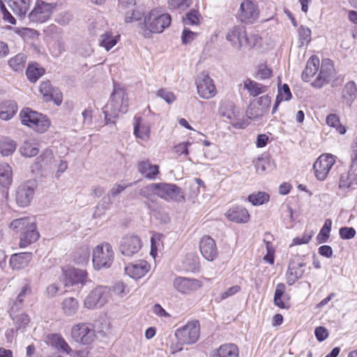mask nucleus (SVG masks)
I'll use <instances>...</instances> for the list:
<instances>
[{"instance_id": "nucleus-17", "label": "nucleus", "mask_w": 357, "mask_h": 357, "mask_svg": "<svg viewBox=\"0 0 357 357\" xmlns=\"http://www.w3.org/2000/svg\"><path fill=\"white\" fill-rule=\"evenodd\" d=\"M259 15V9L252 1L245 0L241 3L238 17L242 22L252 24L258 19Z\"/></svg>"}, {"instance_id": "nucleus-51", "label": "nucleus", "mask_w": 357, "mask_h": 357, "mask_svg": "<svg viewBox=\"0 0 357 357\" xmlns=\"http://www.w3.org/2000/svg\"><path fill=\"white\" fill-rule=\"evenodd\" d=\"M326 121L327 125L335 128L340 135L345 134L347 130L345 127L340 123L339 117L336 114H331L328 115Z\"/></svg>"}, {"instance_id": "nucleus-61", "label": "nucleus", "mask_w": 357, "mask_h": 357, "mask_svg": "<svg viewBox=\"0 0 357 357\" xmlns=\"http://www.w3.org/2000/svg\"><path fill=\"white\" fill-rule=\"evenodd\" d=\"M339 234L342 239H351L356 235V230L353 227H344L339 230Z\"/></svg>"}, {"instance_id": "nucleus-45", "label": "nucleus", "mask_w": 357, "mask_h": 357, "mask_svg": "<svg viewBox=\"0 0 357 357\" xmlns=\"http://www.w3.org/2000/svg\"><path fill=\"white\" fill-rule=\"evenodd\" d=\"M274 303L282 309H289L291 306V297L287 291H275Z\"/></svg>"}, {"instance_id": "nucleus-13", "label": "nucleus", "mask_w": 357, "mask_h": 357, "mask_svg": "<svg viewBox=\"0 0 357 357\" xmlns=\"http://www.w3.org/2000/svg\"><path fill=\"white\" fill-rule=\"evenodd\" d=\"M36 184L33 181H28L19 185L15 195L17 204L22 207L29 206L33 199Z\"/></svg>"}, {"instance_id": "nucleus-4", "label": "nucleus", "mask_w": 357, "mask_h": 357, "mask_svg": "<svg viewBox=\"0 0 357 357\" xmlns=\"http://www.w3.org/2000/svg\"><path fill=\"white\" fill-rule=\"evenodd\" d=\"M20 117L23 125L29 126L38 132H44L50 125L49 119L45 116L29 107L20 112Z\"/></svg>"}, {"instance_id": "nucleus-39", "label": "nucleus", "mask_w": 357, "mask_h": 357, "mask_svg": "<svg viewBox=\"0 0 357 357\" xmlns=\"http://www.w3.org/2000/svg\"><path fill=\"white\" fill-rule=\"evenodd\" d=\"M50 344L56 349L66 354L72 351L71 348L66 341L59 334H52L48 337Z\"/></svg>"}, {"instance_id": "nucleus-37", "label": "nucleus", "mask_w": 357, "mask_h": 357, "mask_svg": "<svg viewBox=\"0 0 357 357\" xmlns=\"http://www.w3.org/2000/svg\"><path fill=\"white\" fill-rule=\"evenodd\" d=\"M320 61L317 56H312L307 62L305 70L302 73V79L305 82H309L319 70Z\"/></svg>"}, {"instance_id": "nucleus-14", "label": "nucleus", "mask_w": 357, "mask_h": 357, "mask_svg": "<svg viewBox=\"0 0 357 357\" xmlns=\"http://www.w3.org/2000/svg\"><path fill=\"white\" fill-rule=\"evenodd\" d=\"M335 73L333 61L329 59H323L320 71L316 79L312 83V86L320 89L328 83Z\"/></svg>"}, {"instance_id": "nucleus-60", "label": "nucleus", "mask_w": 357, "mask_h": 357, "mask_svg": "<svg viewBox=\"0 0 357 357\" xmlns=\"http://www.w3.org/2000/svg\"><path fill=\"white\" fill-rule=\"evenodd\" d=\"M157 96L162 98L168 104L172 103L176 99L174 94L166 89L159 90L157 93Z\"/></svg>"}, {"instance_id": "nucleus-15", "label": "nucleus", "mask_w": 357, "mask_h": 357, "mask_svg": "<svg viewBox=\"0 0 357 357\" xmlns=\"http://www.w3.org/2000/svg\"><path fill=\"white\" fill-rule=\"evenodd\" d=\"M26 291H21L15 301H14L10 310V315L12 317L17 329L24 328L29 323V318L25 314H15V313L21 308L24 298L26 296Z\"/></svg>"}, {"instance_id": "nucleus-19", "label": "nucleus", "mask_w": 357, "mask_h": 357, "mask_svg": "<svg viewBox=\"0 0 357 357\" xmlns=\"http://www.w3.org/2000/svg\"><path fill=\"white\" fill-rule=\"evenodd\" d=\"M221 114L230 121L231 124L236 128H244L248 123L240 118L239 111L232 103H228L220 108Z\"/></svg>"}, {"instance_id": "nucleus-53", "label": "nucleus", "mask_w": 357, "mask_h": 357, "mask_svg": "<svg viewBox=\"0 0 357 357\" xmlns=\"http://www.w3.org/2000/svg\"><path fill=\"white\" fill-rule=\"evenodd\" d=\"M53 153L51 150L46 149L36 160V165L38 169L42 168L43 166L49 165L52 163L53 159Z\"/></svg>"}, {"instance_id": "nucleus-58", "label": "nucleus", "mask_w": 357, "mask_h": 357, "mask_svg": "<svg viewBox=\"0 0 357 357\" xmlns=\"http://www.w3.org/2000/svg\"><path fill=\"white\" fill-rule=\"evenodd\" d=\"M72 15L66 11H63L55 16L54 21L58 24L65 26L72 20Z\"/></svg>"}, {"instance_id": "nucleus-55", "label": "nucleus", "mask_w": 357, "mask_h": 357, "mask_svg": "<svg viewBox=\"0 0 357 357\" xmlns=\"http://www.w3.org/2000/svg\"><path fill=\"white\" fill-rule=\"evenodd\" d=\"M44 32L47 36L51 38L53 40L62 36L61 29L53 24L47 26Z\"/></svg>"}, {"instance_id": "nucleus-31", "label": "nucleus", "mask_w": 357, "mask_h": 357, "mask_svg": "<svg viewBox=\"0 0 357 357\" xmlns=\"http://www.w3.org/2000/svg\"><path fill=\"white\" fill-rule=\"evenodd\" d=\"M357 86L354 81H349L345 84L342 91V98L344 104L351 106L356 98Z\"/></svg>"}, {"instance_id": "nucleus-16", "label": "nucleus", "mask_w": 357, "mask_h": 357, "mask_svg": "<svg viewBox=\"0 0 357 357\" xmlns=\"http://www.w3.org/2000/svg\"><path fill=\"white\" fill-rule=\"evenodd\" d=\"M52 9V4L38 1L33 10L29 13V18L32 22L43 23L51 16Z\"/></svg>"}, {"instance_id": "nucleus-34", "label": "nucleus", "mask_w": 357, "mask_h": 357, "mask_svg": "<svg viewBox=\"0 0 357 357\" xmlns=\"http://www.w3.org/2000/svg\"><path fill=\"white\" fill-rule=\"evenodd\" d=\"M17 16L23 17L27 12L31 0H4Z\"/></svg>"}, {"instance_id": "nucleus-49", "label": "nucleus", "mask_w": 357, "mask_h": 357, "mask_svg": "<svg viewBox=\"0 0 357 357\" xmlns=\"http://www.w3.org/2000/svg\"><path fill=\"white\" fill-rule=\"evenodd\" d=\"M26 56L23 53H20L11 58L8 64L15 71H22L25 66Z\"/></svg>"}, {"instance_id": "nucleus-22", "label": "nucleus", "mask_w": 357, "mask_h": 357, "mask_svg": "<svg viewBox=\"0 0 357 357\" xmlns=\"http://www.w3.org/2000/svg\"><path fill=\"white\" fill-rule=\"evenodd\" d=\"M150 269V265L144 260H139L130 264L125 268L127 275L134 279L141 278L144 276Z\"/></svg>"}, {"instance_id": "nucleus-54", "label": "nucleus", "mask_w": 357, "mask_h": 357, "mask_svg": "<svg viewBox=\"0 0 357 357\" xmlns=\"http://www.w3.org/2000/svg\"><path fill=\"white\" fill-rule=\"evenodd\" d=\"M20 151L23 156L31 158L36 155L39 149L36 144L25 142L20 147Z\"/></svg>"}, {"instance_id": "nucleus-28", "label": "nucleus", "mask_w": 357, "mask_h": 357, "mask_svg": "<svg viewBox=\"0 0 357 357\" xmlns=\"http://www.w3.org/2000/svg\"><path fill=\"white\" fill-rule=\"evenodd\" d=\"M38 238L39 233L36 230V224H34L21 233L19 245L21 248H26L29 245L36 242Z\"/></svg>"}, {"instance_id": "nucleus-25", "label": "nucleus", "mask_w": 357, "mask_h": 357, "mask_svg": "<svg viewBox=\"0 0 357 357\" xmlns=\"http://www.w3.org/2000/svg\"><path fill=\"white\" fill-rule=\"evenodd\" d=\"M238 349L232 343H226L211 351L210 357H238Z\"/></svg>"}, {"instance_id": "nucleus-48", "label": "nucleus", "mask_w": 357, "mask_h": 357, "mask_svg": "<svg viewBox=\"0 0 357 357\" xmlns=\"http://www.w3.org/2000/svg\"><path fill=\"white\" fill-rule=\"evenodd\" d=\"M44 73L45 70L40 68L38 63L29 64L26 71L27 78L31 82H36Z\"/></svg>"}, {"instance_id": "nucleus-36", "label": "nucleus", "mask_w": 357, "mask_h": 357, "mask_svg": "<svg viewBox=\"0 0 357 357\" xmlns=\"http://www.w3.org/2000/svg\"><path fill=\"white\" fill-rule=\"evenodd\" d=\"M357 186V172L350 170L345 175H342L340 178L339 188L345 191V190H353Z\"/></svg>"}, {"instance_id": "nucleus-50", "label": "nucleus", "mask_w": 357, "mask_h": 357, "mask_svg": "<svg viewBox=\"0 0 357 357\" xmlns=\"http://www.w3.org/2000/svg\"><path fill=\"white\" fill-rule=\"evenodd\" d=\"M269 195L264 192H257L250 195L248 200L254 206L261 205L269 200Z\"/></svg>"}, {"instance_id": "nucleus-38", "label": "nucleus", "mask_w": 357, "mask_h": 357, "mask_svg": "<svg viewBox=\"0 0 357 357\" xmlns=\"http://www.w3.org/2000/svg\"><path fill=\"white\" fill-rule=\"evenodd\" d=\"M120 40V35H114L111 31H105L100 35L98 43L106 51L110 50Z\"/></svg>"}, {"instance_id": "nucleus-6", "label": "nucleus", "mask_w": 357, "mask_h": 357, "mask_svg": "<svg viewBox=\"0 0 357 357\" xmlns=\"http://www.w3.org/2000/svg\"><path fill=\"white\" fill-rule=\"evenodd\" d=\"M226 39L237 49H241L242 47H252L257 42L256 36L249 37L245 28L241 26H236L229 29L226 35Z\"/></svg>"}, {"instance_id": "nucleus-24", "label": "nucleus", "mask_w": 357, "mask_h": 357, "mask_svg": "<svg viewBox=\"0 0 357 357\" xmlns=\"http://www.w3.org/2000/svg\"><path fill=\"white\" fill-rule=\"evenodd\" d=\"M132 185V183L128 185H121L116 183L109 191L107 196L104 197L98 206H97V209L99 208H102L103 210L107 209L109 206L112 204V202L111 198H116L126 188Z\"/></svg>"}, {"instance_id": "nucleus-40", "label": "nucleus", "mask_w": 357, "mask_h": 357, "mask_svg": "<svg viewBox=\"0 0 357 357\" xmlns=\"http://www.w3.org/2000/svg\"><path fill=\"white\" fill-rule=\"evenodd\" d=\"M243 86L248 90L250 95L254 97L265 93L268 90L267 86L257 83L250 79H247L244 82Z\"/></svg>"}, {"instance_id": "nucleus-32", "label": "nucleus", "mask_w": 357, "mask_h": 357, "mask_svg": "<svg viewBox=\"0 0 357 357\" xmlns=\"http://www.w3.org/2000/svg\"><path fill=\"white\" fill-rule=\"evenodd\" d=\"M174 286L177 290H197L202 287L199 280L181 277L174 280Z\"/></svg>"}, {"instance_id": "nucleus-23", "label": "nucleus", "mask_w": 357, "mask_h": 357, "mask_svg": "<svg viewBox=\"0 0 357 357\" xmlns=\"http://www.w3.org/2000/svg\"><path fill=\"white\" fill-rule=\"evenodd\" d=\"M305 263L298 257H296L295 259H291L289 264L287 278L288 282L291 284L294 282L295 280L302 277L304 273Z\"/></svg>"}, {"instance_id": "nucleus-52", "label": "nucleus", "mask_w": 357, "mask_h": 357, "mask_svg": "<svg viewBox=\"0 0 357 357\" xmlns=\"http://www.w3.org/2000/svg\"><path fill=\"white\" fill-rule=\"evenodd\" d=\"M332 221L330 219L326 220L323 227L317 236V241L319 243H323L328 241L331 230Z\"/></svg>"}, {"instance_id": "nucleus-7", "label": "nucleus", "mask_w": 357, "mask_h": 357, "mask_svg": "<svg viewBox=\"0 0 357 357\" xmlns=\"http://www.w3.org/2000/svg\"><path fill=\"white\" fill-rule=\"evenodd\" d=\"M71 337L76 342L88 345L94 341L96 331L91 324L81 323L73 326Z\"/></svg>"}, {"instance_id": "nucleus-21", "label": "nucleus", "mask_w": 357, "mask_h": 357, "mask_svg": "<svg viewBox=\"0 0 357 357\" xmlns=\"http://www.w3.org/2000/svg\"><path fill=\"white\" fill-rule=\"evenodd\" d=\"M107 291H90L84 299V305L88 309L98 308L108 301Z\"/></svg>"}, {"instance_id": "nucleus-11", "label": "nucleus", "mask_w": 357, "mask_h": 357, "mask_svg": "<svg viewBox=\"0 0 357 357\" xmlns=\"http://www.w3.org/2000/svg\"><path fill=\"white\" fill-rule=\"evenodd\" d=\"M335 162V158L332 154L325 153L321 155L313 165L316 178L319 181L325 180Z\"/></svg>"}, {"instance_id": "nucleus-57", "label": "nucleus", "mask_w": 357, "mask_h": 357, "mask_svg": "<svg viewBox=\"0 0 357 357\" xmlns=\"http://www.w3.org/2000/svg\"><path fill=\"white\" fill-rule=\"evenodd\" d=\"M299 40L301 45L307 44L311 40V30L303 26L298 30Z\"/></svg>"}, {"instance_id": "nucleus-56", "label": "nucleus", "mask_w": 357, "mask_h": 357, "mask_svg": "<svg viewBox=\"0 0 357 357\" xmlns=\"http://www.w3.org/2000/svg\"><path fill=\"white\" fill-rule=\"evenodd\" d=\"M272 70L267 67L266 64H260L258 66L256 78L259 79H266L271 77Z\"/></svg>"}, {"instance_id": "nucleus-33", "label": "nucleus", "mask_w": 357, "mask_h": 357, "mask_svg": "<svg viewBox=\"0 0 357 357\" xmlns=\"http://www.w3.org/2000/svg\"><path fill=\"white\" fill-rule=\"evenodd\" d=\"M138 171L149 179H155L159 174V167L153 165L149 160H143L138 163Z\"/></svg>"}, {"instance_id": "nucleus-9", "label": "nucleus", "mask_w": 357, "mask_h": 357, "mask_svg": "<svg viewBox=\"0 0 357 357\" xmlns=\"http://www.w3.org/2000/svg\"><path fill=\"white\" fill-rule=\"evenodd\" d=\"M175 336L179 344H189L195 343L199 336L198 321L189 322L183 327L177 329Z\"/></svg>"}, {"instance_id": "nucleus-20", "label": "nucleus", "mask_w": 357, "mask_h": 357, "mask_svg": "<svg viewBox=\"0 0 357 357\" xmlns=\"http://www.w3.org/2000/svg\"><path fill=\"white\" fill-rule=\"evenodd\" d=\"M199 249L202 256L208 261H213L218 256L215 241L209 236H204L199 242Z\"/></svg>"}, {"instance_id": "nucleus-62", "label": "nucleus", "mask_w": 357, "mask_h": 357, "mask_svg": "<svg viewBox=\"0 0 357 357\" xmlns=\"http://www.w3.org/2000/svg\"><path fill=\"white\" fill-rule=\"evenodd\" d=\"M168 4L173 9L187 8L191 4V0H168Z\"/></svg>"}, {"instance_id": "nucleus-29", "label": "nucleus", "mask_w": 357, "mask_h": 357, "mask_svg": "<svg viewBox=\"0 0 357 357\" xmlns=\"http://www.w3.org/2000/svg\"><path fill=\"white\" fill-rule=\"evenodd\" d=\"M40 91L45 97L52 99L56 105H59L62 102V95L60 91L52 88L50 81L43 82L40 85Z\"/></svg>"}, {"instance_id": "nucleus-12", "label": "nucleus", "mask_w": 357, "mask_h": 357, "mask_svg": "<svg viewBox=\"0 0 357 357\" xmlns=\"http://www.w3.org/2000/svg\"><path fill=\"white\" fill-rule=\"evenodd\" d=\"M197 89L199 96L204 99H210L216 94L213 79L204 72L201 73L196 79Z\"/></svg>"}, {"instance_id": "nucleus-44", "label": "nucleus", "mask_w": 357, "mask_h": 357, "mask_svg": "<svg viewBox=\"0 0 357 357\" xmlns=\"http://www.w3.org/2000/svg\"><path fill=\"white\" fill-rule=\"evenodd\" d=\"M34 220L31 218L24 217L15 219L10 223V228L17 232L25 231L31 225H34Z\"/></svg>"}, {"instance_id": "nucleus-8", "label": "nucleus", "mask_w": 357, "mask_h": 357, "mask_svg": "<svg viewBox=\"0 0 357 357\" xmlns=\"http://www.w3.org/2000/svg\"><path fill=\"white\" fill-rule=\"evenodd\" d=\"M271 98L269 96L265 95L252 100L247 110L246 116L251 120H258L266 113L270 107Z\"/></svg>"}, {"instance_id": "nucleus-41", "label": "nucleus", "mask_w": 357, "mask_h": 357, "mask_svg": "<svg viewBox=\"0 0 357 357\" xmlns=\"http://www.w3.org/2000/svg\"><path fill=\"white\" fill-rule=\"evenodd\" d=\"M291 97L292 96L289 86L287 84H284L281 88L278 89V93L275 98L272 113L274 114L277 111L278 107L282 101H288L291 98Z\"/></svg>"}, {"instance_id": "nucleus-2", "label": "nucleus", "mask_w": 357, "mask_h": 357, "mask_svg": "<svg viewBox=\"0 0 357 357\" xmlns=\"http://www.w3.org/2000/svg\"><path fill=\"white\" fill-rule=\"evenodd\" d=\"M92 284V281L87 278V273L85 271L70 267L63 270L60 281L58 284H54L53 288L54 290L73 287L91 288Z\"/></svg>"}, {"instance_id": "nucleus-43", "label": "nucleus", "mask_w": 357, "mask_h": 357, "mask_svg": "<svg viewBox=\"0 0 357 357\" xmlns=\"http://www.w3.org/2000/svg\"><path fill=\"white\" fill-rule=\"evenodd\" d=\"M16 147V142L10 137H4L0 139V153L3 156L12 155Z\"/></svg>"}, {"instance_id": "nucleus-27", "label": "nucleus", "mask_w": 357, "mask_h": 357, "mask_svg": "<svg viewBox=\"0 0 357 357\" xmlns=\"http://www.w3.org/2000/svg\"><path fill=\"white\" fill-rule=\"evenodd\" d=\"M134 123V135L138 139L148 141L151 135V126L149 123L142 122L141 117H135Z\"/></svg>"}, {"instance_id": "nucleus-18", "label": "nucleus", "mask_w": 357, "mask_h": 357, "mask_svg": "<svg viewBox=\"0 0 357 357\" xmlns=\"http://www.w3.org/2000/svg\"><path fill=\"white\" fill-rule=\"evenodd\" d=\"M142 248L141 239L135 235H126L121 241L120 251L122 255L131 257L137 253Z\"/></svg>"}, {"instance_id": "nucleus-47", "label": "nucleus", "mask_w": 357, "mask_h": 357, "mask_svg": "<svg viewBox=\"0 0 357 357\" xmlns=\"http://www.w3.org/2000/svg\"><path fill=\"white\" fill-rule=\"evenodd\" d=\"M138 194L148 200L153 201L155 195L157 196L158 183H150L137 190Z\"/></svg>"}, {"instance_id": "nucleus-46", "label": "nucleus", "mask_w": 357, "mask_h": 357, "mask_svg": "<svg viewBox=\"0 0 357 357\" xmlns=\"http://www.w3.org/2000/svg\"><path fill=\"white\" fill-rule=\"evenodd\" d=\"M78 308L79 303L73 297L66 298L62 303V310L66 316H73L75 314Z\"/></svg>"}, {"instance_id": "nucleus-63", "label": "nucleus", "mask_w": 357, "mask_h": 357, "mask_svg": "<svg viewBox=\"0 0 357 357\" xmlns=\"http://www.w3.org/2000/svg\"><path fill=\"white\" fill-rule=\"evenodd\" d=\"M185 24H197L199 22V14L196 10H191L186 15V18L184 21Z\"/></svg>"}, {"instance_id": "nucleus-59", "label": "nucleus", "mask_w": 357, "mask_h": 357, "mask_svg": "<svg viewBox=\"0 0 357 357\" xmlns=\"http://www.w3.org/2000/svg\"><path fill=\"white\" fill-rule=\"evenodd\" d=\"M127 10L125 14V22L126 23L137 21L141 18V13L139 11H136L135 8Z\"/></svg>"}, {"instance_id": "nucleus-64", "label": "nucleus", "mask_w": 357, "mask_h": 357, "mask_svg": "<svg viewBox=\"0 0 357 357\" xmlns=\"http://www.w3.org/2000/svg\"><path fill=\"white\" fill-rule=\"evenodd\" d=\"M197 35V33L191 31L185 28L183 31L181 36L183 43H190L196 38Z\"/></svg>"}, {"instance_id": "nucleus-35", "label": "nucleus", "mask_w": 357, "mask_h": 357, "mask_svg": "<svg viewBox=\"0 0 357 357\" xmlns=\"http://www.w3.org/2000/svg\"><path fill=\"white\" fill-rule=\"evenodd\" d=\"M17 103L13 100H6L0 105V119L8 121L12 119L17 112Z\"/></svg>"}, {"instance_id": "nucleus-5", "label": "nucleus", "mask_w": 357, "mask_h": 357, "mask_svg": "<svg viewBox=\"0 0 357 357\" xmlns=\"http://www.w3.org/2000/svg\"><path fill=\"white\" fill-rule=\"evenodd\" d=\"M114 259V253L109 243H102L93 250L92 261L96 270L109 268Z\"/></svg>"}, {"instance_id": "nucleus-1", "label": "nucleus", "mask_w": 357, "mask_h": 357, "mask_svg": "<svg viewBox=\"0 0 357 357\" xmlns=\"http://www.w3.org/2000/svg\"><path fill=\"white\" fill-rule=\"evenodd\" d=\"M128 107V98L125 90L114 86L109 100L103 108L106 123H114L119 113L127 112Z\"/></svg>"}, {"instance_id": "nucleus-10", "label": "nucleus", "mask_w": 357, "mask_h": 357, "mask_svg": "<svg viewBox=\"0 0 357 357\" xmlns=\"http://www.w3.org/2000/svg\"><path fill=\"white\" fill-rule=\"evenodd\" d=\"M157 196L167 201L181 202L185 201L182 190L175 184L158 183Z\"/></svg>"}, {"instance_id": "nucleus-3", "label": "nucleus", "mask_w": 357, "mask_h": 357, "mask_svg": "<svg viewBox=\"0 0 357 357\" xmlns=\"http://www.w3.org/2000/svg\"><path fill=\"white\" fill-rule=\"evenodd\" d=\"M171 23V16L153 10L145 16L144 22L140 25L141 33L145 38H149L151 33H159L168 27Z\"/></svg>"}, {"instance_id": "nucleus-26", "label": "nucleus", "mask_w": 357, "mask_h": 357, "mask_svg": "<svg viewBox=\"0 0 357 357\" xmlns=\"http://www.w3.org/2000/svg\"><path fill=\"white\" fill-rule=\"evenodd\" d=\"M225 215L229 220L237 223H245L250 218L248 210L242 206H235L230 208L227 211Z\"/></svg>"}, {"instance_id": "nucleus-30", "label": "nucleus", "mask_w": 357, "mask_h": 357, "mask_svg": "<svg viewBox=\"0 0 357 357\" xmlns=\"http://www.w3.org/2000/svg\"><path fill=\"white\" fill-rule=\"evenodd\" d=\"M31 259V252H20L10 257V265L13 269H22L28 266Z\"/></svg>"}, {"instance_id": "nucleus-42", "label": "nucleus", "mask_w": 357, "mask_h": 357, "mask_svg": "<svg viewBox=\"0 0 357 357\" xmlns=\"http://www.w3.org/2000/svg\"><path fill=\"white\" fill-rule=\"evenodd\" d=\"M13 181L12 168L6 163L0 164V185L8 188Z\"/></svg>"}]
</instances>
